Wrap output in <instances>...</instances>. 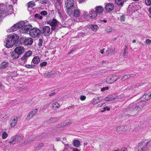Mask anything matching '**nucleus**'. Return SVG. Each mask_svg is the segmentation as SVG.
I'll return each instance as SVG.
<instances>
[{
	"label": "nucleus",
	"instance_id": "nucleus-1",
	"mask_svg": "<svg viewBox=\"0 0 151 151\" xmlns=\"http://www.w3.org/2000/svg\"><path fill=\"white\" fill-rule=\"evenodd\" d=\"M50 15V14H48V17L47 18V23L51 26V30L55 32H57L63 27V26L61 23L56 19H50L49 17Z\"/></svg>",
	"mask_w": 151,
	"mask_h": 151
},
{
	"label": "nucleus",
	"instance_id": "nucleus-2",
	"mask_svg": "<svg viewBox=\"0 0 151 151\" xmlns=\"http://www.w3.org/2000/svg\"><path fill=\"white\" fill-rule=\"evenodd\" d=\"M19 36L14 33H12L8 36L6 39L5 46L8 48L12 47L16 43Z\"/></svg>",
	"mask_w": 151,
	"mask_h": 151
},
{
	"label": "nucleus",
	"instance_id": "nucleus-3",
	"mask_svg": "<svg viewBox=\"0 0 151 151\" xmlns=\"http://www.w3.org/2000/svg\"><path fill=\"white\" fill-rule=\"evenodd\" d=\"M74 0H65V7L67 13L70 15L73 14V10L76 8V5Z\"/></svg>",
	"mask_w": 151,
	"mask_h": 151
},
{
	"label": "nucleus",
	"instance_id": "nucleus-4",
	"mask_svg": "<svg viewBox=\"0 0 151 151\" xmlns=\"http://www.w3.org/2000/svg\"><path fill=\"white\" fill-rule=\"evenodd\" d=\"M23 138V135L19 134L12 137L10 140H9L8 143L10 145H14L21 142Z\"/></svg>",
	"mask_w": 151,
	"mask_h": 151
},
{
	"label": "nucleus",
	"instance_id": "nucleus-5",
	"mask_svg": "<svg viewBox=\"0 0 151 151\" xmlns=\"http://www.w3.org/2000/svg\"><path fill=\"white\" fill-rule=\"evenodd\" d=\"M29 34L32 37H38L41 35L40 30L37 27L31 28L29 31Z\"/></svg>",
	"mask_w": 151,
	"mask_h": 151
},
{
	"label": "nucleus",
	"instance_id": "nucleus-6",
	"mask_svg": "<svg viewBox=\"0 0 151 151\" xmlns=\"http://www.w3.org/2000/svg\"><path fill=\"white\" fill-rule=\"evenodd\" d=\"M32 28V25L27 23L24 27L19 29V32L21 33H27L29 32Z\"/></svg>",
	"mask_w": 151,
	"mask_h": 151
},
{
	"label": "nucleus",
	"instance_id": "nucleus-7",
	"mask_svg": "<svg viewBox=\"0 0 151 151\" xmlns=\"http://www.w3.org/2000/svg\"><path fill=\"white\" fill-rule=\"evenodd\" d=\"M41 34H43L45 36L49 35L50 33V29L48 26L42 27L40 29Z\"/></svg>",
	"mask_w": 151,
	"mask_h": 151
},
{
	"label": "nucleus",
	"instance_id": "nucleus-8",
	"mask_svg": "<svg viewBox=\"0 0 151 151\" xmlns=\"http://www.w3.org/2000/svg\"><path fill=\"white\" fill-rule=\"evenodd\" d=\"M18 117L14 116L12 117L10 120V124L12 127H14L17 123Z\"/></svg>",
	"mask_w": 151,
	"mask_h": 151
},
{
	"label": "nucleus",
	"instance_id": "nucleus-9",
	"mask_svg": "<svg viewBox=\"0 0 151 151\" xmlns=\"http://www.w3.org/2000/svg\"><path fill=\"white\" fill-rule=\"evenodd\" d=\"M140 107L136 104H133L130 107V110L132 112L136 113L138 112L140 109Z\"/></svg>",
	"mask_w": 151,
	"mask_h": 151
},
{
	"label": "nucleus",
	"instance_id": "nucleus-10",
	"mask_svg": "<svg viewBox=\"0 0 151 151\" xmlns=\"http://www.w3.org/2000/svg\"><path fill=\"white\" fill-rule=\"evenodd\" d=\"M37 111V109H35L29 112L27 116V119L29 120L32 119L36 114Z\"/></svg>",
	"mask_w": 151,
	"mask_h": 151
},
{
	"label": "nucleus",
	"instance_id": "nucleus-11",
	"mask_svg": "<svg viewBox=\"0 0 151 151\" xmlns=\"http://www.w3.org/2000/svg\"><path fill=\"white\" fill-rule=\"evenodd\" d=\"M33 42V40L31 38H27L25 37L24 38L23 44L25 45H31Z\"/></svg>",
	"mask_w": 151,
	"mask_h": 151
},
{
	"label": "nucleus",
	"instance_id": "nucleus-12",
	"mask_svg": "<svg viewBox=\"0 0 151 151\" xmlns=\"http://www.w3.org/2000/svg\"><path fill=\"white\" fill-rule=\"evenodd\" d=\"M88 15L90 17L91 19H94L97 17L98 14L96 13L95 10L93 9H91L89 11Z\"/></svg>",
	"mask_w": 151,
	"mask_h": 151
},
{
	"label": "nucleus",
	"instance_id": "nucleus-13",
	"mask_svg": "<svg viewBox=\"0 0 151 151\" xmlns=\"http://www.w3.org/2000/svg\"><path fill=\"white\" fill-rule=\"evenodd\" d=\"M141 99H144V100H142V101H147L151 98V90L148 93H145L141 97Z\"/></svg>",
	"mask_w": 151,
	"mask_h": 151
},
{
	"label": "nucleus",
	"instance_id": "nucleus-14",
	"mask_svg": "<svg viewBox=\"0 0 151 151\" xmlns=\"http://www.w3.org/2000/svg\"><path fill=\"white\" fill-rule=\"evenodd\" d=\"M14 50L19 55H20L24 52V50L23 47L19 46L16 47L15 49Z\"/></svg>",
	"mask_w": 151,
	"mask_h": 151
},
{
	"label": "nucleus",
	"instance_id": "nucleus-15",
	"mask_svg": "<svg viewBox=\"0 0 151 151\" xmlns=\"http://www.w3.org/2000/svg\"><path fill=\"white\" fill-rule=\"evenodd\" d=\"M114 9V5L111 3L107 4L105 6V9L107 12H110L112 11Z\"/></svg>",
	"mask_w": 151,
	"mask_h": 151
},
{
	"label": "nucleus",
	"instance_id": "nucleus-16",
	"mask_svg": "<svg viewBox=\"0 0 151 151\" xmlns=\"http://www.w3.org/2000/svg\"><path fill=\"white\" fill-rule=\"evenodd\" d=\"M116 76H113L112 78H108L107 80V83H111L116 81L119 78H116Z\"/></svg>",
	"mask_w": 151,
	"mask_h": 151
},
{
	"label": "nucleus",
	"instance_id": "nucleus-17",
	"mask_svg": "<svg viewBox=\"0 0 151 151\" xmlns=\"http://www.w3.org/2000/svg\"><path fill=\"white\" fill-rule=\"evenodd\" d=\"M9 14L6 10H4L3 9H0V20L3 17L8 15Z\"/></svg>",
	"mask_w": 151,
	"mask_h": 151
},
{
	"label": "nucleus",
	"instance_id": "nucleus-18",
	"mask_svg": "<svg viewBox=\"0 0 151 151\" xmlns=\"http://www.w3.org/2000/svg\"><path fill=\"white\" fill-rule=\"evenodd\" d=\"M125 130V127L122 126H118L116 128V131L119 134L123 133Z\"/></svg>",
	"mask_w": 151,
	"mask_h": 151
},
{
	"label": "nucleus",
	"instance_id": "nucleus-19",
	"mask_svg": "<svg viewBox=\"0 0 151 151\" xmlns=\"http://www.w3.org/2000/svg\"><path fill=\"white\" fill-rule=\"evenodd\" d=\"M94 9L97 14L102 13L104 10V8L101 6H97Z\"/></svg>",
	"mask_w": 151,
	"mask_h": 151
},
{
	"label": "nucleus",
	"instance_id": "nucleus-20",
	"mask_svg": "<svg viewBox=\"0 0 151 151\" xmlns=\"http://www.w3.org/2000/svg\"><path fill=\"white\" fill-rule=\"evenodd\" d=\"M40 58L39 57L36 56L33 58L32 62L35 64H37L40 62Z\"/></svg>",
	"mask_w": 151,
	"mask_h": 151
},
{
	"label": "nucleus",
	"instance_id": "nucleus-21",
	"mask_svg": "<svg viewBox=\"0 0 151 151\" xmlns=\"http://www.w3.org/2000/svg\"><path fill=\"white\" fill-rule=\"evenodd\" d=\"M18 26H17V24H15L13 26L9 29L8 32H13L17 31L19 29Z\"/></svg>",
	"mask_w": 151,
	"mask_h": 151
},
{
	"label": "nucleus",
	"instance_id": "nucleus-22",
	"mask_svg": "<svg viewBox=\"0 0 151 151\" xmlns=\"http://www.w3.org/2000/svg\"><path fill=\"white\" fill-rule=\"evenodd\" d=\"M80 13L79 10L76 9L75 8L73 10V14H72V15H73L75 17H78L79 16Z\"/></svg>",
	"mask_w": 151,
	"mask_h": 151
},
{
	"label": "nucleus",
	"instance_id": "nucleus-23",
	"mask_svg": "<svg viewBox=\"0 0 151 151\" xmlns=\"http://www.w3.org/2000/svg\"><path fill=\"white\" fill-rule=\"evenodd\" d=\"M19 55L15 51L13 52L11 54V56L13 59H17L19 57Z\"/></svg>",
	"mask_w": 151,
	"mask_h": 151
},
{
	"label": "nucleus",
	"instance_id": "nucleus-24",
	"mask_svg": "<svg viewBox=\"0 0 151 151\" xmlns=\"http://www.w3.org/2000/svg\"><path fill=\"white\" fill-rule=\"evenodd\" d=\"M36 138V137L35 136L31 135L29 136L27 138V143H29L32 142L34 141Z\"/></svg>",
	"mask_w": 151,
	"mask_h": 151
},
{
	"label": "nucleus",
	"instance_id": "nucleus-25",
	"mask_svg": "<svg viewBox=\"0 0 151 151\" xmlns=\"http://www.w3.org/2000/svg\"><path fill=\"white\" fill-rule=\"evenodd\" d=\"M89 27L91 29V30L94 31H96L99 29L98 26L95 24H91L89 26Z\"/></svg>",
	"mask_w": 151,
	"mask_h": 151
},
{
	"label": "nucleus",
	"instance_id": "nucleus-26",
	"mask_svg": "<svg viewBox=\"0 0 151 151\" xmlns=\"http://www.w3.org/2000/svg\"><path fill=\"white\" fill-rule=\"evenodd\" d=\"M9 65L8 63L3 62L0 64V69H4L8 67Z\"/></svg>",
	"mask_w": 151,
	"mask_h": 151
},
{
	"label": "nucleus",
	"instance_id": "nucleus-27",
	"mask_svg": "<svg viewBox=\"0 0 151 151\" xmlns=\"http://www.w3.org/2000/svg\"><path fill=\"white\" fill-rule=\"evenodd\" d=\"M100 102L99 97H98L96 99L94 98L91 101V103L93 105H96Z\"/></svg>",
	"mask_w": 151,
	"mask_h": 151
},
{
	"label": "nucleus",
	"instance_id": "nucleus-28",
	"mask_svg": "<svg viewBox=\"0 0 151 151\" xmlns=\"http://www.w3.org/2000/svg\"><path fill=\"white\" fill-rule=\"evenodd\" d=\"M125 0H115L116 3L119 6H122Z\"/></svg>",
	"mask_w": 151,
	"mask_h": 151
},
{
	"label": "nucleus",
	"instance_id": "nucleus-29",
	"mask_svg": "<svg viewBox=\"0 0 151 151\" xmlns=\"http://www.w3.org/2000/svg\"><path fill=\"white\" fill-rule=\"evenodd\" d=\"M26 23H25L24 21H22L17 23V24L19 29H20L22 28V27H24V26Z\"/></svg>",
	"mask_w": 151,
	"mask_h": 151
},
{
	"label": "nucleus",
	"instance_id": "nucleus-30",
	"mask_svg": "<svg viewBox=\"0 0 151 151\" xmlns=\"http://www.w3.org/2000/svg\"><path fill=\"white\" fill-rule=\"evenodd\" d=\"M52 107L53 109L55 110L60 107V105L58 103L55 101L52 104Z\"/></svg>",
	"mask_w": 151,
	"mask_h": 151
},
{
	"label": "nucleus",
	"instance_id": "nucleus-31",
	"mask_svg": "<svg viewBox=\"0 0 151 151\" xmlns=\"http://www.w3.org/2000/svg\"><path fill=\"white\" fill-rule=\"evenodd\" d=\"M135 76V74H132L131 75H125L122 77L121 79L123 81H124L130 77H134Z\"/></svg>",
	"mask_w": 151,
	"mask_h": 151
},
{
	"label": "nucleus",
	"instance_id": "nucleus-32",
	"mask_svg": "<svg viewBox=\"0 0 151 151\" xmlns=\"http://www.w3.org/2000/svg\"><path fill=\"white\" fill-rule=\"evenodd\" d=\"M58 119L57 118H51L48 120L47 122L48 123L51 124L55 122Z\"/></svg>",
	"mask_w": 151,
	"mask_h": 151
},
{
	"label": "nucleus",
	"instance_id": "nucleus-33",
	"mask_svg": "<svg viewBox=\"0 0 151 151\" xmlns=\"http://www.w3.org/2000/svg\"><path fill=\"white\" fill-rule=\"evenodd\" d=\"M139 151H146L147 148L146 146H144L142 145H141L138 147Z\"/></svg>",
	"mask_w": 151,
	"mask_h": 151
},
{
	"label": "nucleus",
	"instance_id": "nucleus-34",
	"mask_svg": "<svg viewBox=\"0 0 151 151\" xmlns=\"http://www.w3.org/2000/svg\"><path fill=\"white\" fill-rule=\"evenodd\" d=\"M115 49L114 48H111L110 49H109L108 50L106 51V53H108V55L111 54L115 52Z\"/></svg>",
	"mask_w": 151,
	"mask_h": 151
},
{
	"label": "nucleus",
	"instance_id": "nucleus-35",
	"mask_svg": "<svg viewBox=\"0 0 151 151\" xmlns=\"http://www.w3.org/2000/svg\"><path fill=\"white\" fill-rule=\"evenodd\" d=\"M73 122L70 120H67L63 123V126H66L72 124Z\"/></svg>",
	"mask_w": 151,
	"mask_h": 151
},
{
	"label": "nucleus",
	"instance_id": "nucleus-36",
	"mask_svg": "<svg viewBox=\"0 0 151 151\" xmlns=\"http://www.w3.org/2000/svg\"><path fill=\"white\" fill-rule=\"evenodd\" d=\"M35 6V4L34 2L32 1H30L29 2L28 4V8H32L34 7Z\"/></svg>",
	"mask_w": 151,
	"mask_h": 151
},
{
	"label": "nucleus",
	"instance_id": "nucleus-37",
	"mask_svg": "<svg viewBox=\"0 0 151 151\" xmlns=\"http://www.w3.org/2000/svg\"><path fill=\"white\" fill-rule=\"evenodd\" d=\"M87 35V33L83 32H79L78 34V38H81L82 37H83L84 36Z\"/></svg>",
	"mask_w": 151,
	"mask_h": 151
},
{
	"label": "nucleus",
	"instance_id": "nucleus-38",
	"mask_svg": "<svg viewBox=\"0 0 151 151\" xmlns=\"http://www.w3.org/2000/svg\"><path fill=\"white\" fill-rule=\"evenodd\" d=\"M73 144L74 146L76 147H79L80 145V141L78 140H75L73 142Z\"/></svg>",
	"mask_w": 151,
	"mask_h": 151
},
{
	"label": "nucleus",
	"instance_id": "nucleus-39",
	"mask_svg": "<svg viewBox=\"0 0 151 151\" xmlns=\"http://www.w3.org/2000/svg\"><path fill=\"white\" fill-rule=\"evenodd\" d=\"M56 74L55 73V71L54 70H52L49 73L48 77H52L55 75Z\"/></svg>",
	"mask_w": 151,
	"mask_h": 151
},
{
	"label": "nucleus",
	"instance_id": "nucleus-40",
	"mask_svg": "<svg viewBox=\"0 0 151 151\" xmlns=\"http://www.w3.org/2000/svg\"><path fill=\"white\" fill-rule=\"evenodd\" d=\"M37 1H39V2L41 4H48V0H37Z\"/></svg>",
	"mask_w": 151,
	"mask_h": 151
},
{
	"label": "nucleus",
	"instance_id": "nucleus-41",
	"mask_svg": "<svg viewBox=\"0 0 151 151\" xmlns=\"http://www.w3.org/2000/svg\"><path fill=\"white\" fill-rule=\"evenodd\" d=\"M28 58L24 55L21 58V60L24 63L27 62Z\"/></svg>",
	"mask_w": 151,
	"mask_h": 151
},
{
	"label": "nucleus",
	"instance_id": "nucleus-42",
	"mask_svg": "<svg viewBox=\"0 0 151 151\" xmlns=\"http://www.w3.org/2000/svg\"><path fill=\"white\" fill-rule=\"evenodd\" d=\"M40 14L42 16H45L47 14V12L46 11H42L40 12Z\"/></svg>",
	"mask_w": 151,
	"mask_h": 151
},
{
	"label": "nucleus",
	"instance_id": "nucleus-43",
	"mask_svg": "<svg viewBox=\"0 0 151 151\" xmlns=\"http://www.w3.org/2000/svg\"><path fill=\"white\" fill-rule=\"evenodd\" d=\"M34 17L38 19H42V17L40 14H35Z\"/></svg>",
	"mask_w": 151,
	"mask_h": 151
},
{
	"label": "nucleus",
	"instance_id": "nucleus-44",
	"mask_svg": "<svg viewBox=\"0 0 151 151\" xmlns=\"http://www.w3.org/2000/svg\"><path fill=\"white\" fill-rule=\"evenodd\" d=\"M35 65H29V64H27L25 65V67L27 68H34Z\"/></svg>",
	"mask_w": 151,
	"mask_h": 151
},
{
	"label": "nucleus",
	"instance_id": "nucleus-45",
	"mask_svg": "<svg viewBox=\"0 0 151 151\" xmlns=\"http://www.w3.org/2000/svg\"><path fill=\"white\" fill-rule=\"evenodd\" d=\"M32 54V51H29L26 52L24 55L28 58Z\"/></svg>",
	"mask_w": 151,
	"mask_h": 151
},
{
	"label": "nucleus",
	"instance_id": "nucleus-46",
	"mask_svg": "<svg viewBox=\"0 0 151 151\" xmlns=\"http://www.w3.org/2000/svg\"><path fill=\"white\" fill-rule=\"evenodd\" d=\"M112 28L111 27H107L106 29V31L108 33L110 32H111L112 30Z\"/></svg>",
	"mask_w": 151,
	"mask_h": 151
},
{
	"label": "nucleus",
	"instance_id": "nucleus-47",
	"mask_svg": "<svg viewBox=\"0 0 151 151\" xmlns=\"http://www.w3.org/2000/svg\"><path fill=\"white\" fill-rule=\"evenodd\" d=\"M8 136V134L6 132H4L2 134V138L3 139H5Z\"/></svg>",
	"mask_w": 151,
	"mask_h": 151
},
{
	"label": "nucleus",
	"instance_id": "nucleus-48",
	"mask_svg": "<svg viewBox=\"0 0 151 151\" xmlns=\"http://www.w3.org/2000/svg\"><path fill=\"white\" fill-rule=\"evenodd\" d=\"M116 99V98H109L108 97H106L105 100L106 101H112L115 99Z\"/></svg>",
	"mask_w": 151,
	"mask_h": 151
},
{
	"label": "nucleus",
	"instance_id": "nucleus-49",
	"mask_svg": "<svg viewBox=\"0 0 151 151\" xmlns=\"http://www.w3.org/2000/svg\"><path fill=\"white\" fill-rule=\"evenodd\" d=\"M110 110V108L108 106H106L103 108V110H101V112H103L106 111V110L109 111Z\"/></svg>",
	"mask_w": 151,
	"mask_h": 151
},
{
	"label": "nucleus",
	"instance_id": "nucleus-50",
	"mask_svg": "<svg viewBox=\"0 0 151 151\" xmlns=\"http://www.w3.org/2000/svg\"><path fill=\"white\" fill-rule=\"evenodd\" d=\"M146 4L148 6L151 5V1L150 0H145Z\"/></svg>",
	"mask_w": 151,
	"mask_h": 151
},
{
	"label": "nucleus",
	"instance_id": "nucleus-51",
	"mask_svg": "<svg viewBox=\"0 0 151 151\" xmlns=\"http://www.w3.org/2000/svg\"><path fill=\"white\" fill-rule=\"evenodd\" d=\"M47 63L46 62H43L40 64V66L41 67H42L44 66H46Z\"/></svg>",
	"mask_w": 151,
	"mask_h": 151
},
{
	"label": "nucleus",
	"instance_id": "nucleus-52",
	"mask_svg": "<svg viewBox=\"0 0 151 151\" xmlns=\"http://www.w3.org/2000/svg\"><path fill=\"white\" fill-rule=\"evenodd\" d=\"M42 40L41 39H40L39 40V42L38 43V45L39 46H41L42 45Z\"/></svg>",
	"mask_w": 151,
	"mask_h": 151
},
{
	"label": "nucleus",
	"instance_id": "nucleus-53",
	"mask_svg": "<svg viewBox=\"0 0 151 151\" xmlns=\"http://www.w3.org/2000/svg\"><path fill=\"white\" fill-rule=\"evenodd\" d=\"M120 19L121 22H123L124 21L125 17L124 15H122L120 18Z\"/></svg>",
	"mask_w": 151,
	"mask_h": 151
},
{
	"label": "nucleus",
	"instance_id": "nucleus-54",
	"mask_svg": "<svg viewBox=\"0 0 151 151\" xmlns=\"http://www.w3.org/2000/svg\"><path fill=\"white\" fill-rule=\"evenodd\" d=\"M145 42L147 44H150L151 43V40L149 39H147Z\"/></svg>",
	"mask_w": 151,
	"mask_h": 151
},
{
	"label": "nucleus",
	"instance_id": "nucleus-55",
	"mask_svg": "<svg viewBox=\"0 0 151 151\" xmlns=\"http://www.w3.org/2000/svg\"><path fill=\"white\" fill-rule=\"evenodd\" d=\"M86 98V97L85 96L82 95L80 97V99L81 101H84L85 100Z\"/></svg>",
	"mask_w": 151,
	"mask_h": 151
},
{
	"label": "nucleus",
	"instance_id": "nucleus-56",
	"mask_svg": "<svg viewBox=\"0 0 151 151\" xmlns=\"http://www.w3.org/2000/svg\"><path fill=\"white\" fill-rule=\"evenodd\" d=\"M106 105V104L105 103H101V104H98L97 106V107H101L102 106H105Z\"/></svg>",
	"mask_w": 151,
	"mask_h": 151
},
{
	"label": "nucleus",
	"instance_id": "nucleus-57",
	"mask_svg": "<svg viewBox=\"0 0 151 151\" xmlns=\"http://www.w3.org/2000/svg\"><path fill=\"white\" fill-rule=\"evenodd\" d=\"M109 88L108 87L106 86L105 87H103L101 89V91H105V90H108Z\"/></svg>",
	"mask_w": 151,
	"mask_h": 151
},
{
	"label": "nucleus",
	"instance_id": "nucleus-58",
	"mask_svg": "<svg viewBox=\"0 0 151 151\" xmlns=\"http://www.w3.org/2000/svg\"><path fill=\"white\" fill-rule=\"evenodd\" d=\"M8 10H11V12L12 10V5H9L8 7Z\"/></svg>",
	"mask_w": 151,
	"mask_h": 151
},
{
	"label": "nucleus",
	"instance_id": "nucleus-59",
	"mask_svg": "<svg viewBox=\"0 0 151 151\" xmlns=\"http://www.w3.org/2000/svg\"><path fill=\"white\" fill-rule=\"evenodd\" d=\"M56 1V2L58 3L60 5L61 4L62 0H55Z\"/></svg>",
	"mask_w": 151,
	"mask_h": 151
},
{
	"label": "nucleus",
	"instance_id": "nucleus-60",
	"mask_svg": "<svg viewBox=\"0 0 151 151\" xmlns=\"http://www.w3.org/2000/svg\"><path fill=\"white\" fill-rule=\"evenodd\" d=\"M120 151H128L127 148L125 147H123Z\"/></svg>",
	"mask_w": 151,
	"mask_h": 151
},
{
	"label": "nucleus",
	"instance_id": "nucleus-61",
	"mask_svg": "<svg viewBox=\"0 0 151 151\" xmlns=\"http://www.w3.org/2000/svg\"><path fill=\"white\" fill-rule=\"evenodd\" d=\"M4 86L1 84V83L0 82V89H4Z\"/></svg>",
	"mask_w": 151,
	"mask_h": 151
},
{
	"label": "nucleus",
	"instance_id": "nucleus-62",
	"mask_svg": "<svg viewBox=\"0 0 151 151\" xmlns=\"http://www.w3.org/2000/svg\"><path fill=\"white\" fill-rule=\"evenodd\" d=\"M148 12H149V16L151 18V7L148 9Z\"/></svg>",
	"mask_w": 151,
	"mask_h": 151
},
{
	"label": "nucleus",
	"instance_id": "nucleus-63",
	"mask_svg": "<svg viewBox=\"0 0 151 151\" xmlns=\"http://www.w3.org/2000/svg\"><path fill=\"white\" fill-rule=\"evenodd\" d=\"M88 15V13L87 12H84L83 15L85 17H86Z\"/></svg>",
	"mask_w": 151,
	"mask_h": 151
},
{
	"label": "nucleus",
	"instance_id": "nucleus-64",
	"mask_svg": "<svg viewBox=\"0 0 151 151\" xmlns=\"http://www.w3.org/2000/svg\"><path fill=\"white\" fill-rule=\"evenodd\" d=\"M100 23H106L107 22V20H100L99 21Z\"/></svg>",
	"mask_w": 151,
	"mask_h": 151
}]
</instances>
